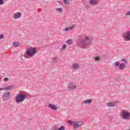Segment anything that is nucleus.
Here are the masks:
<instances>
[{
  "label": "nucleus",
  "mask_w": 130,
  "mask_h": 130,
  "mask_svg": "<svg viewBox=\"0 0 130 130\" xmlns=\"http://www.w3.org/2000/svg\"><path fill=\"white\" fill-rule=\"evenodd\" d=\"M79 39L77 42V46L81 48L89 47L92 43V39L85 34L81 35L79 36Z\"/></svg>",
  "instance_id": "obj_1"
},
{
  "label": "nucleus",
  "mask_w": 130,
  "mask_h": 130,
  "mask_svg": "<svg viewBox=\"0 0 130 130\" xmlns=\"http://www.w3.org/2000/svg\"><path fill=\"white\" fill-rule=\"evenodd\" d=\"M27 97H28L27 92L23 91H20L19 93L16 96L15 101L17 103L24 102Z\"/></svg>",
  "instance_id": "obj_2"
},
{
  "label": "nucleus",
  "mask_w": 130,
  "mask_h": 130,
  "mask_svg": "<svg viewBox=\"0 0 130 130\" xmlns=\"http://www.w3.org/2000/svg\"><path fill=\"white\" fill-rule=\"evenodd\" d=\"M36 53H37L36 49H35V48L30 47L26 50L24 57L25 58H31V57H33Z\"/></svg>",
  "instance_id": "obj_3"
},
{
  "label": "nucleus",
  "mask_w": 130,
  "mask_h": 130,
  "mask_svg": "<svg viewBox=\"0 0 130 130\" xmlns=\"http://www.w3.org/2000/svg\"><path fill=\"white\" fill-rule=\"evenodd\" d=\"M121 117L123 118V119H125L126 120H129L130 113L127 112V111L123 110L121 113Z\"/></svg>",
  "instance_id": "obj_4"
},
{
  "label": "nucleus",
  "mask_w": 130,
  "mask_h": 130,
  "mask_svg": "<svg viewBox=\"0 0 130 130\" xmlns=\"http://www.w3.org/2000/svg\"><path fill=\"white\" fill-rule=\"evenodd\" d=\"M123 38L127 41H130V31H126L122 35Z\"/></svg>",
  "instance_id": "obj_5"
},
{
  "label": "nucleus",
  "mask_w": 130,
  "mask_h": 130,
  "mask_svg": "<svg viewBox=\"0 0 130 130\" xmlns=\"http://www.w3.org/2000/svg\"><path fill=\"white\" fill-rule=\"evenodd\" d=\"M77 88V85H76L73 82H70L69 83V86L68 87V89L69 91H73V90H75Z\"/></svg>",
  "instance_id": "obj_6"
},
{
  "label": "nucleus",
  "mask_w": 130,
  "mask_h": 130,
  "mask_svg": "<svg viewBox=\"0 0 130 130\" xmlns=\"http://www.w3.org/2000/svg\"><path fill=\"white\" fill-rule=\"evenodd\" d=\"M10 98H11V94L9 92L4 93L2 96L3 100H4L5 101H8V100H10Z\"/></svg>",
  "instance_id": "obj_7"
},
{
  "label": "nucleus",
  "mask_w": 130,
  "mask_h": 130,
  "mask_svg": "<svg viewBox=\"0 0 130 130\" xmlns=\"http://www.w3.org/2000/svg\"><path fill=\"white\" fill-rule=\"evenodd\" d=\"M83 125V122L82 121H77L74 122L73 123V126L74 128H78V127H80Z\"/></svg>",
  "instance_id": "obj_8"
},
{
  "label": "nucleus",
  "mask_w": 130,
  "mask_h": 130,
  "mask_svg": "<svg viewBox=\"0 0 130 130\" xmlns=\"http://www.w3.org/2000/svg\"><path fill=\"white\" fill-rule=\"evenodd\" d=\"M89 4L91 6H96L99 4V0H89Z\"/></svg>",
  "instance_id": "obj_9"
},
{
  "label": "nucleus",
  "mask_w": 130,
  "mask_h": 130,
  "mask_svg": "<svg viewBox=\"0 0 130 130\" xmlns=\"http://www.w3.org/2000/svg\"><path fill=\"white\" fill-rule=\"evenodd\" d=\"M22 16V14L20 12H17L15 13L13 15L14 19H20V17Z\"/></svg>",
  "instance_id": "obj_10"
},
{
  "label": "nucleus",
  "mask_w": 130,
  "mask_h": 130,
  "mask_svg": "<svg viewBox=\"0 0 130 130\" xmlns=\"http://www.w3.org/2000/svg\"><path fill=\"white\" fill-rule=\"evenodd\" d=\"M48 107H49V108H51V109H52V110H57V107L56 105H54L51 104H49Z\"/></svg>",
  "instance_id": "obj_11"
},
{
  "label": "nucleus",
  "mask_w": 130,
  "mask_h": 130,
  "mask_svg": "<svg viewBox=\"0 0 130 130\" xmlns=\"http://www.w3.org/2000/svg\"><path fill=\"white\" fill-rule=\"evenodd\" d=\"M72 69L73 70H77L80 69V64L79 63H73L72 64Z\"/></svg>",
  "instance_id": "obj_12"
},
{
  "label": "nucleus",
  "mask_w": 130,
  "mask_h": 130,
  "mask_svg": "<svg viewBox=\"0 0 130 130\" xmlns=\"http://www.w3.org/2000/svg\"><path fill=\"white\" fill-rule=\"evenodd\" d=\"M75 28V25H72V26L70 27H67L65 29H63V31L65 32H67L68 31H70L71 30H73Z\"/></svg>",
  "instance_id": "obj_13"
},
{
  "label": "nucleus",
  "mask_w": 130,
  "mask_h": 130,
  "mask_svg": "<svg viewBox=\"0 0 130 130\" xmlns=\"http://www.w3.org/2000/svg\"><path fill=\"white\" fill-rule=\"evenodd\" d=\"M92 102H93V100L89 99V100H86L85 101L82 102V103H84V104H90Z\"/></svg>",
  "instance_id": "obj_14"
},
{
  "label": "nucleus",
  "mask_w": 130,
  "mask_h": 130,
  "mask_svg": "<svg viewBox=\"0 0 130 130\" xmlns=\"http://www.w3.org/2000/svg\"><path fill=\"white\" fill-rule=\"evenodd\" d=\"M120 70H124L125 69V64L124 63H121L119 66Z\"/></svg>",
  "instance_id": "obj_15"
},
{
  "label": "nucleus",
  "mask_w": 130,
  "mask_h": 130,
  "mask_svg": "<svg viewBox=\"0 0 130 130\" xmlns=\"http://www.w3.org/2000/svg\"><path fill=\"white\" fill-rule=\"evenodd\" d=\"M12 89H14L13 85L8 86L5 87V90H12Z\"/></svg>",
  "instance_id": "obj_16"
},
{
  "label": "nucleus",
  "mask_w": 130,
  "mask_h": 130,
  "mask_svg": "<svg viewBox=\"0 0 130 130\" xmlns=\"http://www.w3.org/2000/svg\"><path fill=\"white\" fill-rule=\"evenodd\" d=\"M107 106L109 107H114V106H115V104L110 102V103H108Z\"/></svg>",
  "instance_id": "obj_17"
},
{
  "label": "nucleus",
  "mask_w": 130,
  "mask_h": 130,
  "mask_svg": "<svg viewBox=\"0 0 130 130\" xmlns=\"http://www.w3.org/2000/svg\"><path fill=\"white\" fill-rule=\"evenodd\" d=\"M13 45L14 47H18L20 46V43H19L17 42H15L13 43Z\"/></svg>",
  "instance_id": "obj_18"
},
{
  "label": "nucleus",
  "mask_w": 130,
  "mask_h": 130,
  "mask_svg": "<svg viewBox=\"0 0 130 130\" xmlns=\"http://www.w3.org/2000/svg\"><path fill=\"white\" fill-rule=\"evenodd\" d=\"M63 3L65 5H69L71 3V0H63Z\"/></svg>",
  "instance_id": "obj_19"
},
{
  "label": "nucleus",
  "mask_w": 130,
  "mask_h": 130,
  "mask_svg": "<svg viewBox=\"0 0 130 130\" xmlns=\"http://www.w3.org/2000/svg\"><path fill=\"white\" fill-rule=\"evenodd\" d=\"M67 43L68 44H73V40H68V41H67Z\"/></svg>",
  "instance_id": "obj_20"
},
{
  "label": "nucleus",
  "mask_w": 130,
  "mask_h": 130,
  "mask_svg": "<svg viewBox=\"0 0 130 130\" xmlns=\"http://www.w3.org/2000/svg\"><path fill=\"white\" fill-rule=\"evenodd\" d=\"M113 66H115V68H117L118 67H119V62L117 61L116 62Z\"/></svg>",
  "instance_id": "obj_21"
},
{
  "label": "nucleus",
  "mask_w": 130,
  "mask_h": 130,
  "mask_svg": "<svg viewBox=\"0 0 130 130\" xmlns=\"http://www.w3.org/2000/svg\"><path fill=\"white\" fill-rule=\"evenodd\" d=\"M64 49H67V45H63L60 49V50H64Z\"/></svg>",
  "instance_id": "obj_22"
},
{
  "label": "nucleus",
  "mask_w": 130,
  "mask_h": 130,
  "mask_svg": "<svg viewBox=\"0 0 130 130\" xmlns=\"http://www.w3.org/2000/svg\"><path fill=\"white\" fill-rule=\"evenodd\" d=\"M58 130H66V127L63 126H61L60 128H58Z\"/></svg>",
  "instance_id": "obj_23"
},
{
  "label": "nucleus",
  "mask_w": 130,
  "mask_h": 130,
  "mask_svg": "<svg viewBox=\"0 0 130 130\" xmlns=\"http://www.w3.org/2000/svg\"><path fill=\"white\" fill-rule=\"evenodd\" d=\"M56 11L59 13H61V12H62V9L61 8H58L56 9Z\"/></svg>",
  "instance_id": "obj_24"
},
{
  "label": "nucleus",
  "mask_w": 130,
  "mask_h": 130,
  "mask_svg": "<svg viewBox=\"0 0 130 130\" xmlns=\"http://www.w3.org/2000/svg\"><path fill=\"white\" fill-rule=\"evenodd\" d=\"M95 60L96 61H99V60H100V57H95Z\"/></svg>",
  "instance_id": "obj_25"
},
{
  "label": "nucleus",
  "mask_w": 130,
  "mask_h": 130,
  "mask_svg": "<svg viewBox=\"0 0 130 130\" xmlns=\"http://www.w3.org/2000/svg\"><path fill=\"white\" fill-rule=\"evenodd\" d=\"M68 122L69 124H70V125H73V124H74V122H72L71 120H69Z\"/></svg>",
  "instance_id": "obj_26"
},
{
  "label": "nucleus",
  "mask_w": 130,
  "mask_h": 130,
  "mask_svg": "<svg viewBox=\"0 0 130 130\" xmlns=\"http://www.w3.org/2000/svg\"><path fill=\"white\" fill-rule=\"evenodd\" d=\"M4 38H5L4 35L3 34L0 35V39H4Z\"/></svg>",
  "instance_id": "obj_27"
},
{
  "label": "nucleus",
  "mask_w": 130,
  "mask_h": 130,
  "mask_svg": "<svg viewBox=\"0 0 130 130\" xmlns=\"http://www.w3.org/2000/svg\"><path fill=\"white\" fill-rule=\"evenodd\" d=\"M4 82H8V81H9V78L6 77L4 78Z\"/></svg>",
  "instance_id": "obj_28"
},
{
  "label": "nucleus",
  "mask_w": 130,
  "mask_h": 130,
  "mask_svg": "<svg viewBox=\"0 0 130 130\" xmlns=\"http://www.w3.org/2000/svg\"><path fill=\"white\" fill-rule=\"evenodd\" d=\"M121 61H124V62H125V63H127V61H126V60H125V59H122Z\"/></svg>",
  "instance_id": "obj_29"
},
{
  "label": "nucleus",
  "mask_w": 130,
  "mask_h": 130,
  "mask_svg": "<svg viewBox=\"0 0 130 130\" xmlns=\"http://www.w3.org/2000/svg\"><path fill=\"white\" fill-rule=\"evenodd\" d=\"M4 5V0H0V5Z\"/></svg>",
  "instance_id": "obj_30"
},
{
  "label": "nucleus",
  "mask_w": 130,
  "mask_h": 130,
  "mask_svg": "<svg viewBox=\"0 0 130 130\" xmlns=\"http://www.w3.org/2000/svg\"><path fill=\"white\" fill-rule=\"evenodd\" d=\"M126 16H130V11L127 12L125 13Z\"/></svg>",
  "instance_id": "obj_31"
},
{
  "label": "nucleus",
  "mask_w": 130,
  "mask_h": 130,
  "mask_svg": "<svg viewBox=\"0 0 130 130\" xmlns=\"http://www.w3.org/2000/svg\"><path fill=\"white\" fill-rule=\"evenodd\" d=\"M52 130H58V127L55 126V127H54L52 129Z\"/></svg>",
  "instance_id": "obj_32"
},
{
  "label": "nucleus",
  "mask_w": 130,
  "mask_h": 130,
  "mask_svg": "<svg viewBox=\"0 0 130 130\" xmlns=\"http://www.w3.org/2000/svg\"><path fill=\"white\" fill-rule=\"evenodd\" d=\"M3 90H5V88H0V91H2Z\"/></svg>",
  "instance_id": "obj_33"
},
{
  "label": "nucleus",
  "mask_w": 130,
  "mask_h": 130,
  "mask_svg": "<svg viewBox=\"0 0 130 130\" xmlns=\"http://www.w3.org/2000/svg\"><path fill=\"white\" fill-rule=\"evenodd\" d=\"M116 103H118V101H115L114 104H116Z\"/></svg>",
  "instance_id": "obj_34"
}]
</instances>
